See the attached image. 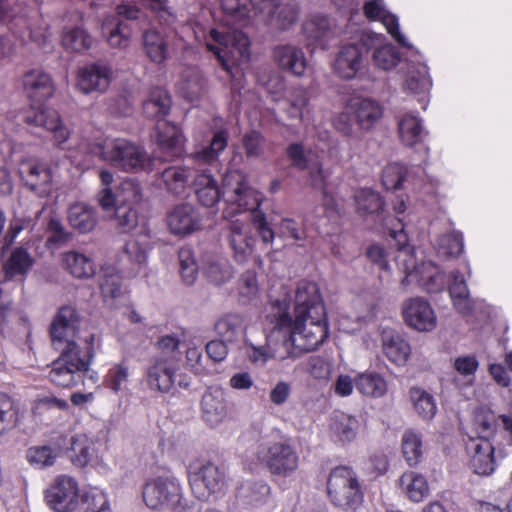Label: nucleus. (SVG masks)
<instances>
[{
    "label": "nucleus",
    "mask_w": 512,
    "mask_h": 512,
    "mask_svg": "<svg viewBox=\"0 0 512 512\" xmlns=\"http://www.w3.org/2000/svg\"><path fill=\"white\" fill-rule=\"evenodd\" d=\"M221 8L223 24L209 31L205 43L223 70L235 79L239 63L247 61L250 56V42L241 27L259 15V9L253 0H221Z\"/></svg>",
    "instance_id": "obj_1"
},
{
    "label": "nucleus",
    "mask_w": 512,
    "mask_h": 512,
    "mask_svg": "<svg viewBox=\"0 0 512 512\" xmlns=\"http://www.w3.org/2000/svg\"><path fill=\"white\" fill-rule=\"evenodd\" d=\"M79 315L72 306H62L55 315L49 329L53 347L61 350L53 361L49 372L50 381L57 387L71 388L81 380V372L88 369L92 354L82 352L73 340Z\"/></svg>",
    "instance_id": "obj_2"
},
{
    "label": "nucleus",
    "mask_w": 512,
    "mask_h": 512,
    "mask_svg": "<svg viewBox=\"0 0 512 512\" xmlns=\"http://www.w3.org/2000/svg\"><path fill=\"white\" fill-rule=\"evenodd\" d=\"M267 318L274 331L283 334L284 345L292 348V357L317 349L329 334L326 315L293 317L286 300L275 301Z\"/></svg>",
    "instance_id": "obj_3"
},
{
    "label": "nucleus",
    "mask_w": 512,
    "mask_h": 512,
    "mask_svg": "<svg viewBox=\"0 0 512 512\" xmlns=\"http://www.w3.org/2000/svg\"><path fill=\"white\" fill-rule=\"evenodd\" d=\"M23 90L30 103L24 116L25 123L50 131L57 145L65 143L69 130L63 125L58 111L45 106L56 91L52 76L40 69L29 70L23 76Z\"/></svg>",
    "instance_id": "obj_4"
},
{
    "label": "nucleus",
    "mask_w": 512,
    "mask_h": 512,
    "mask_svg": "<svg viewBox=\"0 0 512 512\" xmlns=\"http://www.w3.org/2000/svg\"><path fill=\"white\" fill-rule=\"evenodd\" d=\"M104 186L98 204L108 219L114 221L121 233H130L139 225V214L136 205L142 198L141 187L133 179H124L115 183L113 175L108 171L100 172Z\"/></svg>",
    "instance_id": "obj_5"
},
{
    "label": "nucleus",
    "mask_w": 512,
    "mask_h": 512,
    "mask_svg": "<svg viewBox=\"0 0 512 512\" xmlns=\"http://www.w3.org/2000/svg\"><path fill=\"white\" fill-rule=\"evenodd\" d=\"M228 131L220 129L216 131L210 141L209 146L197 151L193 155L194 161L198 167L193 171L195 176L193 180L194 192L198 202L208 208L214 207L222 197H224L225 177L232 172H240L239 170H230L223 176L222 188L212 174L211 168L218 167V157L220 153L227 147ZM226 203V201H224Z\"/></svg>",
    "instance_id": "obj_6"
},
{
    "label": "nucleus",
    "mask_w": 512,
    "mask_h": 512,
    "mask_svg": "<svg viewBox=\"0 0 512 512\" xmlns=\"http://www.w3.org/2000/svg\"><path fill=\"white\" fill-rule=\"evenodd\" d=\"M224 197L227 205L223 211L224 218L250 211L251 221L263 243L273 242L275 233L267 222L265 213L259 209L262 195L248 185L242 172H232L225 177Z\"/></svg>",
    "instance_id": "obj_7"
},
{
    "label": "nucleus",
    "mask_w": 512,
    "mask_h": 512,
    "mask_svg": "<svg viewBox=\"0 0 512 512\" xmlns=\"http://www.w3.org/2000/svg\"><path fill=\"white\" fill-rule=\"evenodd\" d=\"M171 99L163 89H154L143 103V111L149 118L157 120L155 140L160 155L158 158L169 161L179 157L183 152L184 138L179 128L164 118L169 114Z\"/></svg>",
    "instance_id": "obj_8"
},
{
    "label": "nucleus",
    "mask_w": 512,
    "mask_h": 512,
    "mask_svg": "<svg viewBox=\"0 0 512 512\" xmlns=\"http://www.w3.org/2000/svg\"><path fill=\"white\" fill-rule=\"evenodd\" d=\"M383 40L382 34L360 31L351 42L339 47L332 63L333 72L343 80L355 79L364 68L365 55Z\"/></svg>",
    "instance_id": "obj_9"
},
{
    "label": "nucleus",
    "mask_w": 512,
    "mask_h": 512,
    "mask_svg": "<svg viewBox=\"0 0 512 512\" xmlns=\"http://www.w3.org/2000/svg\"><path fill=\"white\" fill-rule=\"evenodd\" d=\"M98 156L127 172L153 170L154 160L146 151L125 139L106 140L102 145L98 143Z\"/></svg>",
    "instance_id": "obj_10"
},
{
    "label": "nucleus",
    "mask_w": 512,
    "mask_h": 512,
    "mask_svg": "<svg viewBox=\"0 0 512 512\" xmlns=\"http://www.w3.org/2000/svg\"><path fill=\"white\" fill-rule=\"evenodd\" d=\"M187 470L191 489L198 499H206L226 487L225 470L214 462L196 460L188 465Z\"/></svg>",
    "instance_id": "obj_11"
},
{
    "label": "nucleus",
    "mask_w": 512,
    "mask_h": 512,
    "mask_svg": "<svg viewBox=\"0 0 512 512\" xmlns=\"http://www.w3.org/2000/svg\"><path fill=\"white\" fill-rule=\"evenodd\" d=\"M327 490L333 504L342 509H355L362 502L358 479L349 467L340 466L331 471Z\"/></svg>",
    "instance_id": "obj_12"
},
{
    "label": "nucleus",
    "mask_w": 512,
    "mask_h": 512,
    "mask_svg": "<svg viewBox=\"0 0 512 512\" xmlns=\"http://www.w3.org/2000/svg\"><path fill=\"white\" fill-rule=\"evenodd\" d=\"M257 456L272 475L289 477L299 467V455L287 440L261 444Z\"/></svg>",
    "instance_id": "obj_13"
},
{
    "label": "nucleus",
    "mask_w": 512,
    "mask_h": 512,
    "mask_svg": "<svg viewBox=\"0 0 512 512\" xmlns=\"http://www.w3.org/2000/svg\"><path fill=\"white\" fill-rule=\"evenodd\" d=\"M182 498L181 485L177 479L158 477L147 482L143 489V500L151 509L175 507Z\"/></svg>",
    "instance_id": "obj_14"
},
{
    "label": "nucleus",
    "mask_w": 512,
    "mask_h": 512,
    "mask_svg": "<svg viewBox=\"0 0 512 512\" xmlns=\"http://www.w3.org/2000/svg\"><path fill=\"white\" fill-rule=\"evenodd\" d=\"M259 16L269 27L285 31L296 23L299 4L296 0H260Z\"/></svg>",
    "instance_id": "obj_15"
},
{
    "label": "nucleus",
    "mask_w": 512,
    "mask_h": 512,
    "mask_svg": "<svg viewBox=\"0 0 512 512\" xmlns=\"http://www.w3.org/2000/svg\"><path fill=\"white\" fill-rule=\"evenodd\" d=\"M390 235L398 242V254L395 258L396 264L406 273L402 280V284L408 285L411 282L416 281L422 287V282L426 279L428 280L429 276L432 274L427 266L434 263L431 261H425L420 265L415 266L411 249L407 245V236L404 233L403 227H401L399 231L392 230Z\"/></svg>",
    "instance_id": "obj_16"
},
{
    "label": "nucleus",
    "mask_w": 512,
    "mask_h": 512,
    "mask_svg": "<svg viewBox=\"0 0 512 512\" xmlns=\"http://www.w3.org/2000/svg\"><path fill=\"white\" fill-rule=\"evenodd\" d=\"M47 505L55 512H72L78 505V483L67 475H59L46 491Z\"/></svg>",
    "instance_id": "obj_17"
},
{
    "label": "nucleus",
    "mask_w": 512,
    "mask_h": 512,
    "mask_svg": "<svg viewBox=\"0 0 512 512\" xmlns=\"http://www.w3.org/2000/svg\"><path fill=\"white\" fill-rule=\"evenodd\" d=\"M286 154L294 168L308 171L313 187L325 188L328 174L311 150H306L301 143H291L286 149Z\"/></svg>",
    "instance_id": "obj_18"
},
{
    "label": "nucleus",
    "mask_w": 512,
    "mask_h": 512,
    "mask_svg": "<svg viewBox=\"0 0 512 512\" xmlns=\"http://www.w3.org/2000/svg\"><path fill=\"white\" fill-rule=\"evenodd\" d=\"M18 174L24 185L40 197L48 196L52 189V171L36 159H23Z\"/></svg>",
    "instance_id": "obj_19"
},
{
    "label": "nucleus",
    "mask_w": 512,
    "mask_h": 512,
    "mask_svg": "<svg viewBox=\"0 0 512 512\" xmlns=\"http://www.w3.org/2000/svg\"><path fill=\"white\" fill-rule=\"evenodd\" d=\"M405 323L419 332H430L437 326V317L430 303L422 297L409 298L402 304Z\"/></svg>",
    "instance_id": "obj_20"
},
{
    "label": "nucleus",
    "mask_w": 512,
    "mask_h": 512,
    "mask_svg": "<svg viewBox=\"0 0 512 512\" xmlns=\"http://www.w3.org/2000/svg\"><path fill=\"white\" fill-rule=\"evenodd\" d=\"M325 316V308L321 301L319 289L314 282L302 280L298 283L295 293L293 317Z\"/></svg>",
    "instance_id": "obj_21"
},
{
    "label": "nucleus",
    "mask_w": 512,
    "mask_h": 512,
    "mask_svg": "<svg viewBox=\"0 0 512 512\" xmlns=\"http://www.w3.org/2000/svg\"><path fill=\"white\" fill-rule=\"evenodd\" d=\"M466 451L470 457V466L476 474L488 476L495 471V449L489 440L469 436Z\"/></svg>",
    "instance_id": "obj_22"
},
{
    "label": "nucleus",
    "mask_w": 512,
    "mask_h": 512,
    "mask_svg": "<svg viewBox=\"0 0 512 512\" xmlns=\"http://www.w3.org/2000/svg\"><path fill=\"white\" fill-rule=\"evenodd\" d=\"M176 370V363L171 356L155 357L146 372L149 387L162 393L169 392L174 384Z\"/></svg>",
    "instance_id": "obj_23"
},
{
    "label": "nucleus",
    "mask_w": 512,
    "mask_h": 512,
    "mask_svg": "<svg viewBox=\"0 0 512 512\" xmlns=\"http://www.w3.org/2000/svg\"><path fill=\"white\" fill-rule=\"evenodd\" d=\"M228 230V240L234 259L239 263L247 261L252 255L255 243L250 226L246 222L236 219L230 221Z\"/></svg>",
    "instance_id": "obj_24"
},
{
    "label": "nucleus",
    "mask_w": 512,
    "mask_h": 512,
    "mask_svg": "<svg viewBox=\"0 0 512 512\" xmlns=\"http://www.w3.org/2000/svg\"><path fill=\"white\" fill-rule=\"evenodd\" d=\"M348 110L355 116L357 126L362 131L371 130L382 118L383 106L369 97H356L348 101Z\"/></svg>",
    "instance_id": "obj_25"
},
{
    "label": "nucleus",
    "mask_w": 512,
    "mask_h": 512,
    "mask_svg": "<svg viewBox=\"0 0 512 512\" xmlns=\"http://www.w3.org/2000/svg\"><path fill=\"white\" fill-rule=\"evenodd\" d=\"M167 224L171 233L184 236L200 228L201 217L193 205L180 204L168 213Z\"/></svg>",
    "instance_id": "obj_26"
},
{
    "label": "nucleus",
    "mask_w": 512,
    "mask_h": 512,
    "mask_svg": "<svg viewBox=\"0 0 512 512\" xmlns=\"http://www.w3.org/2000/svg\"><path fill=\"white\" fill-rule=\"evenodd\" d=\"M363 10L369 20L380 21L397 43L403 47H410L405 36L400 32L398 17L386 9L383 0H368Z\"/></svg>",
    "instance_id": "obj_27"
},
{
    "label": "nucleus",
    "mask_w": 512,
    "mask_h": 512,
    "mask_svg": "<svg viewBox=\"0 0 512 512\" xmlns=\"http://www.w3.org/2000/svg\"><path fill=\"white\" fill-rule=\"evenodd\" d=\"M202 418L211 427H216L227 418L228 409L225 392L222 388L211 387L201 401Z\"/></svg>",
    "instance_id": "obj_28"
},
{
    "label": "nucleus",
    "mask_w": 512,
    "mask_h": 512,
    "mask_svg": "<svg viewBox=\"0 0 512 512\" xmlns=\"http://www.w3.org/2000/svg\"><path fill=\"white\" fill-rule=\"evenodd\" d=\"M98 285L101 289L103 301L107 306L116 308L127 300L121 289V275L116 267H102L101 275L98 276Z\"/></svg>",
    "instance_id": "obj_29"
},
{
    "label": "nucleus",
    "mask_w": 512,
    "mask_h": 512,
    "mask_svg": "<svg viewBox=\"0 0 512 512\" xmlns=\"http://www.w3.org/2000/svg\"><path fill=\"white\" fill-rule=\"evenodd\" d=\"M273 60L278 67L296 76H303L307 59L300 47L292 44L277 45L273 49Z\"/></svg>",
    "instance_id": "obj_30"
},
{
    "label": "nucleus",
    "mask_w": 512,
    "mask_h": 512,
    "mask_svg": "<svg viewBox=\"0 0 512 512\" xmlns=\"http://www.w3.org/2000/svg\"><path fill=\"white\" fill-rule=\"evenodd\" d=\"M34 264L35 259L26 248L16 247L2 265L4 279L13 281L19 278L23 282Z\"/></svg>",
    "instance_id": "obj_31"
},
{
    "label": "nucleus",
    "mask_w": 512,
    "mask_h": 512,
    "mask_svg": "<svg viewBox=\"0 0 512 512\" xmlns=\"http://www.w3.org/2000/svg\"><path fill=\"white\" fill-rule=\"evenodd\" d=\"M303 33L308 45H316L324 49L334 34L333 23L328 17L316 14L304 22Z\"/></svg>",
    "instance_id": "obj_32"
},
{
    "label": "nucleus",
    "mask_w": 512,
    "mask_h": 512,
    "mask_svg": "<svg viewBox=\"0 0 512 512\" xmlns=\"http://www.w3.org/2000/svg\"><path fill=\"white\" fill-rule=\"evenodd\" d=\"M359 429V421L355 416L335 412L330 422V433L334 441L341 444L349 443L355 439Z\"/></svg>",
    "instance_id": "obj_33"
},
{
    "label": "nucleus",
    "mask_w": 512,
    "mask_h": 512,
    "mask_svg": "<svg viewBox=\"0 0 512 512\" xmlns=\"http://www.w3.org/2000/svg\"><path fill=\"white\" fill-rule=\"evenodd\" d=\"M382 347L387 358L399 365L407 361L411 352L409 343L392 329L383 330Z\"/></svg>",
    "instance_id": "obj_34"
},
{
    "label": "nucleus",
    "mask_w": 512,
    "mask_h": 512,
    "mask_svg": "<svg viewBox=\"0 0 512 512\" xmlns=\"http://www.w3.org/2000/svg\"><path fill=\"white\" fill-rule=\"evenodd\" d=\"M168 35L155 29L146 30L142 35V44L146 56L155 64H162L169 55Z\"/></svg>",
    "instance_id": "obj_35"
},
{
    "label": "nucleus",
    "mask_w": 512,
    "mask_h": 512,
    "mask_svg": "<svg viewBox=\"0 0 512 512\" xmlns=\"http://www.w3.org/2000/svg\"><path fill=\"white\" fill-rule=\"evenodd\" d=\"M449 294L454 308L463 315H470L474 306L464 276L459 271L451 273Z\"/></svg>",
    "instance_id": "obj_36"
},
{
    "label": "nucleus",
    "mask_w": 512,
    "mask_h": 512,
    "mask_svg": "<svg viewBox=\"0 0 512 512\" xmlns=\"http://www.w3.org/2000/svg\"><path fill=\"white\" fill-rule=\"evenodd\" d=\"M398 133L402 143L410 147L422 142L426 135L422 119L413 113H406L399 119Z\"/></svg>",
    "instance_id": "obj_37"
},
{
    "label": "nucleus",
    "mask_w": 512,
    "mask_h": 512,
    "mask_svg": "<svg viewBox=\"0 0 512 512\" xmlns=\"http://www.w3.org/2000/svg\"><path fill=\"white\" fill-rule=\"evenodd\" d=\"M407 73L405 77V87L413 93H426L432 86V81L428 73V67L420 61H409L406 63Z\"/></svg>",
    "instance_id": "obj_38"
},
{
    "label": "nucleus",
    "mask_w": 512,
    "mask_h": 512,
    "mask_svg": "<svg viewBox=\"0 0 512 512\" xmlns=\"http://www.w3.org/2000/svg\"><path fill=\"white\" fill-rule=\"evenodd\" d=\"M68 221L80 233H87L96 226V211L86 203H75L69 208Z\"/></svg>",
    "instance_id": "obj_39"
},
{
    "label": "nucleus",
    "mask_w": 512,
    "mask_h": 512,
    "mask_svg": "<svg viewBox=\"0 0 512 512\" xmlns=\"http://www.w3.org/2000/svg\"><path fill=\"white\" fill-rule=\"evenodd\" d=\"M63 261L75 278L88 279L96 273L94 260L85 254L69 251L64 254Z\"/></svg>",
    "instance_id": "obj_40"
},
{
    "label": "nucleus",
    "mask_w": 512,
    "mask_h": 512,
    "mask_svg": "<svg viewBox=\"0 0 512 512\" xmlns=\"http://www.w3.org/2000/svg\"><path fill=\"white\" fill-rule=\"evenodd\" d=\"M472 432L474 439H487L495 435L496 417L492 410L486 407H480L475 410L472 420Z\"/></svg>",
    "instance_id": "obj_41"
},
{
    "label": "nucleus",
    "mask_w": 512,
    "mask_h": 512,
    "mask_svg": "<svg viewBox=\"0 0 512 512\" xmlns=\"http://www.w3.org/2000/svg\"><path fill=\"white\" fill-rule=\"evenodd\" d=\"M205 88V79L197 67H188L182 73L180 90L189 101L200 97Z\"/></svg>",
    "instance_id": "obj_42"
},
{
    "label": "nucleus",
    "mask_w": 512,
    "mask_h": 512,
    "mask_svg": "<svg viewBox=\"0 0 512 512\" xmlns=\"http://www.w3.org/2000/svg\"><path fill=\"white\" fill-rule=\"evenodd\" d=\"M400 485L413 502H421L429 493V485L426 478L413 471L405 472L400 477Z\"/></svg>",
    "instance_id": "obj_43"
},
{
    "label": "nucleus",
    "mask_w": 512,
    "mask_h": 512,
    "mask_svg": "<svg viewBox=\"0 0 512 512\" xmlns=\"http://www.w3.org/2000/svg\"><path fill=\"white\" fill-rule=\"evenodd\" d=\"M402 454L409 466H416L423 457L422 435L415 430H406L401 439Z\"/></svg>",
    "instance_id": "obj_44"
},
{
    "label": "nucleus",
    "mask_w": 512,
    "mask_h": 512,
    "mask_svg": "<svg viewBox=\"0 0 512 512\" xmlns=\"http://www.w3.org/2000/svg\"><path fill=\"white\" fill-rule=\"evenodd\" d=\"M409 396L416 413L425 420H431L436 412L437 405L431 393L421 387H411Z\"/></svg>",
    "instance_id": "obj_45"
},
{
    "label": "nucleus",
    "mask_w": 512,
    "mask_h": 512,
    "mask_svg": "<svg viewBox=\"0 0 512 512\" xmlns=\"http://www.w3.org/2000/svg\"><path fill=\"white\" fill-rule=\"evenodd\" d=\"M204 274L212 283L221 285L232 278L233 268L225 258L212 257L208 259L203 267Z\"/></svg>",
    "instance_id": "obj_46"
},
{
    "label": "nucleus",
    "mask_w": 512,
    "mask_h": 512,
    "mask_svg": "<svg viewBox=\"0 0 512 512\" xmlns=\"http://www.w3.org/2000/svg\"><path fill=\"white\" fill-rule=\"evenodd\" d=\"M243 328V317L238 313H226L214 324L216 333L225 341L232 342Z\"/></svg>",
    "instance_id": "obj_47"
},
{
    "label": "nucleus",
    "mask_w": 512,
    "mask_h": 512,
    "mask_svg": "<svg viewBox=\"0 0 512 512\" xmlns=\"http://www.w3.org/2000/svg\"><path fill=\"white\" fill-rule=\"evenodd\" d=\"M94 450V441L86 434H76L71 440V459L75 466L85 467L91 460V451Z\"/></svg>",
    "instance_id": "obj_48"
},
{
    "label": "nucleus",
    "mask_w": 512,
    "mask_h": 512,
    "mask_svg": "<svg viewBox=\"0 0 512 512\" xmlns=\"http://www.w3.org/2000/svg\"><path fill=\"white\" fill-rule=\"evenodd\" d=\"M192 175V170L187 167L172 166L166 168L162 174V180L165 183L167 189L178 195L181 194L188 183L189 177Z\"/></svg>",
    "instance_id": "obj_49"
},
{
    "label": "nucleus",
    "mask_w": 512,
    "mask_h": 512,
    "mask_svg": "<svg viewBox=\"0 0 512 512\" xmlns=\"http://www.w3.org/2000/svg\"><path fill=\"white\" fill-rule=\"evenodd\" d=\"M139 239L126 243L124 250L129 260L142 265L147 260V251L149 248L150 232L145 224L140 227Z\"/></svg>",
    "instance_id": "obj_50"
},
{
    "label": "nucleus",
    "mask_w": 512,
    "mask_h": 512,
    "mask_svg": "<svg viewBox=\"0 0 512 512\" xmlns=\"http://www.w3.org/2000/svg\"><path fill=\"white\" fill-rule=\"evenodd\" d=\"M356 389L365 396L381 397L387 391L385 379L376 373L360 375L355 381Z\"/></svg>",
    "instance_id": "obj_51"
},
{
    "label": "nucleus",
    "mask_w": 512,
    "mask_h": 512,
    "mask_svg": "<svg viewBox=\"0 0 512 512\" xmlns=\"http://www.w3.org/2000/svg\"><path fill=\"white\" fill-rule=\"evenodd\" d=\"M464 250L463 235L459 231H453L442 235L437 243V254L441 258L449 259L458 257Z\"/></svg>",
    "instance_id": "obj_52"
},
{
    "label": "nucleus",
    "mask_w": 512,
    "mask_h": 512,
    "mask_svg": "<svg viewBox=\"0 0 512 512\" xmlns=\"http://www.w3.org/2000/svg\"><path fill=\"white\" fill-rule=\"evenodd\" d=\"M143 5L152 10L161 25L172 27L176 33V24L178 22V15L174 8L168 4L166 0H141Z\"/></svg>",
    "instance_id": "obj_53"
},
{
    "label": "nucleus",
    "mask_w": 512,
    "mask_h": 512,
    "mask_svg": "<svg viewBox=\"0 0 512 512\" xmlns=\"http://www.w3.org/2000/svg\"><path fill=\"white\" fill-rule=\"evenodd\" d=\"M62 46L68 52H83L92 45V38L82 28H72L62 36Z\"/></svg>",
    "instance_id": "obj_54"
},
{
    "label": "nucleus",
    "mask_w": 512,
    "mask_h": 512,
    "mask_svg": "<svg viewBox=\"0 0 512 512\" xmlns=\"http://www.w3.org/2000/svg\"><path fill=\"white\" fill-rule=\"evenodd\" d=\"M357 209L362 214H375L383 209L382 197L369 188H363L355 193Z\"/></svg>",
    "instance_id": "obj_55"
},
{
    "label": "nucleus",
    "mask_w": 512,
    "mask_h": 512,
    "mask_svg": "<svg viewBox=\"0 0 512 512\" xmlns=\"http://www.w3.org/2000/svg\"><path fill=\"white\" fill-rule=\"evenodd\" d=\"M384 41L373 48L372 59L376 67L388 71L400 62V55L394 46L384 44Z\"/></svg>",
    "instance_id": "obj_56"
},
{
    "label": "nucleus",
    "mask_w": 512,
    "mask_h": 512,
    "mask_svg": "<svg viewBox=\"0 0 512 512\" xmlns=\"http://www.w3.org/2000/svg\"><path fill=\"white\" fill-rule=\"evenodd\" d=\"M106 30L107 26L103 25V31L108 34L107 41L111 47L125 49L129 46L132 29L126 21L118 20L113 28Z\"/></svg>",
    "instance_id": "obj_57"
},
{
    "label": "nucleus",
    "mask_w": 512,
    "mask_h": 512,
    "mask_svg": "<svg viewBox=\"0 0 512 512\" xmlns=\"http://www.w3.org/2000/svg\"><path fill=\"white\" fill-rule=\"evenodd\" d=\"M27 461L36 468L52 466L56 460V454L50 446H33L26 452Z\"/></svg>",
    "instance_id": "obj_58"
},
{
    "label": "nucleus",
    "mask_w": 512,
    "mask_h": 512,
    "mask_svg": "<svg viewBox=\"0 0 512 512\" xmlns=\"http://www.w3.org/2000/svg\"><path fill=\"white\" fill-rule=\"evenodd\" d=\"M308 104L309 96L307 90L303 87H295L290 96V116L305 123V114L308 112Z\"/></svg>",
    "instance_id": "obj_59"
},
{
    "label": "nucleus",
    "mask_w": 512,
    "mask_h": 512,
    "mask_svg": "<svg viewBox=\"0 0 512 512\" xmlns=\"http://www.w3.org/2000/svg\"><path fill=\"white\" fill-rule=\"evenodd\" d=\"M245 356L253 365L263 367L275 357V353L268 344L257 346L250 341H246Z\"/></svg>",
    "instance_id": "obj_60"
},
{
    "label": "nucleus",
    "mask_w": 512,
    "mask_h": 512,
    "mask_svg": "<svg viewBox=\"0 0 512 512\" xmlns=\"http://www.w3.org/2000/svg\"><path fill=\"white\" fill-rule=\"evenodd\" d=\"M407 174L405 166L399 163H390L382 172V184L387 190L399 189Z\"/></svg>",
    "instance_id": "obj_61"
},
{
    "label": "nucleus",
    "mask_w": 512,
    "mask_h": 512,
    "mask_svg": "<svg viewBox=\"0 0 512 512\" xmlns=\"http://www.w3.org/2000/svg\"><path fill=\"white\" fill-rule=\"evenodd\" d=\"M240 301L248 303L258 294V281L254 271L248 270L241 275L238 283Z\"/></svg>",
    "instance_id": "obj_62"
},
{
    "label": "nucleus",
    "mask_w": 512,
    "mask_h": 512,
    "mask_svg": "<svg viewBox=\"0 0 512 512\" xmlns=\"http://www.w3.org/2000/svg\"><path fill=\"white\" fill-rule=\"evenodd\" d=\"M306 371L316 380L328 381L332 372V364L320 356H312L306 363Z\"/></svg>",
    "instance_id": "obj_63"
},
{
    "label": "nucleus",
    "mask_w": 512,
    "mask_h": 512,
    "mask_svg": "<svg viewBox=\"0 0 512 512\" xmlns=\"http://www.w3.org/2000/svg\"><path fill=\"white\" fill-rule=\"evenodd\" d=\"M265 138L258 131H250L243 136L242 144L247 157L257 158L264 153Z\"/></svg>",
    "instance_id": "obj_64"
}]
</instances>
